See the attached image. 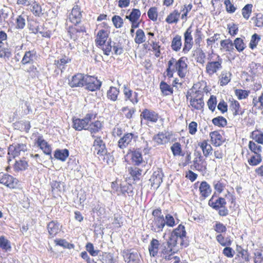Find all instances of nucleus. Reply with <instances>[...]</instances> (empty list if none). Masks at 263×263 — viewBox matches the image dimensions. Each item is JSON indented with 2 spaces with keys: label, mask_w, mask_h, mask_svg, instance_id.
<instances>
[{
  "label": "nucleus",
  "mask_w": 263,
  "mask_h": 263,
  "mask_svg": "<svg viewBox=\"0 0 263 263\" xmlns=\"http://www.w3.org/2000/svg\"><path fill=\"white\" fill-rule=\"evenodd\" d=\"M188 64V59L186 57H181L178 59L172 57L167 62L165 76L170 79L176 72L180 78L184 79L189 72Z\"/></svg>",
  "instance_id": "f03ea898"
},
{
  "label": "nucleus",
  "mask_w": 263,
  "mask_h": 263,
  "mask_svg": "<svg viewBox=\"0 0 263 263\" xmlns=\"http://www.w3.org/2000/svg\"><path fill=\"white\" fill-rule=\"evenodd\" d=\"M90 120L89 117H85L83 119H80L74 117L73 118L72 127L77 130H81L83 129H85V127L88 125Z\"/></svg>",
  "instance_id": "4be33fe9"
},
{
  "label": "nucleus",
  "mask_w": 263,
  "mask_h": 263,
  "mask_svg": "<svg viewBox=\"0 0 263 263\" xmlns=\"http://www.w3.org/2000/svg\"><path fill=\"white\" fill-rule=\"evenodd\" d=\"M220 46L226 51L231 52L234 50L233 43L230 39L221 41Z\"/></svg>",
  "instance_id": "a18cd8bd"
},
{
  "label": "nucleus",
  "mask_w": 263,
  "mask_h": 263,
  "mask_svg": "<svg viewBox=\"0 0 263 263\" xmlns=\"http://www.w3.org/2000/svg\"><path fill=\"white\" fill-rule=\"evenodd\" d=\"M207 105L209 109L213 112L217 106V98L214 95H211L207 102Z\"/></svg>",
  "instance_id": "680f3d73"
},
{
  "label": "nucleus",
  "mask_w": 263,
  "mask_h": 263,
  "mask_svg": "<svg viewBox=\"0 0 263 263\" xmlns=\"http://www.w3.org/2000/svg\"><path fill=\"white\" fill-rule=\"evenodd\" d=\"M192 3L185 4L181 7L180 11L177 9H174L166 16L165 21L168 24H177L181 18L186 21L188 18L189 13L193 8Z\"/></svg>",
  "instance_id": "20e7f679"
},
{
  "label": "nucleus",
  "mask_w": 263,
  "mask_h": 263,
  "mask_svg": "<svg viewBox=\"0 0 263 263\" xmlns=\"http://www.w3.org/2000/svg\"><path fill=\"white\" fill-rule=\"evenodd\" d=\"M211 141L215 146H219L225 141L226 139L219 131H214L210 133Z\"/></svg>",
  "instance_id": "393cba45"
},
{
  "label": "nucleus",
  "mask_w": 263,
  "mask_h": 263,
  "mask_svg": "<svg viewBox=\"0 0 263 263\" xmlns=\"http://www.w3.org/2000/svg\"><path fill=\"white\" fill-rule=\"evenodd\" d=\"M36 143L45 154L51 155V147L42 136H39L37 137L36 140Z\"/></svg>",
  "instance_id": "bb28decb"
},
{
  "label": "nucleus",
  "mask_w": 263,
  "mask_h": 263,
  "mask_svg": "<svg viewBox=\"0 0 263 263\" xmlns=\"http://www.w3.org/2000/svg\"><path fill=\"white\" fill-rule=\"evenodd\" d=\"M160 89L163 96H170L173 93V87L164 81L160 82Z\"/></svg>",
  "instance_id": "e433bc0d"
},
{
  "label": "nucleus",
  "mask_w": 263,
  "mask_h": 263,
  "mask_svg": "<svg viewBox=\"0 0 263 263\" xmlns=\"http://www.w3.org/2000/svg\"><path fill=\"white\" fill-rule=\"evenodd\" d=\"M216 240L222 246H230L232 244V240L229 237H224L223 235L220 234L216 236Z\"/></svg>",
  "instance_id": "49530a36"
},
{
  "label": "nucleus",
  "mask_w": 263,
  "mask_h": 263,
  "mask_svg": "<svg viewBox=\"0 0 263 263\" xmlns=\"http://www.w3.org/2000/svg\"><path fill=\"white\" fill-rule=\"evenodd\" d=\"M123 257L127 263H140L141 256L137 251L132 250H126L123 252Z\"/></svg>",
  "instance_id": "9b49d317"
},
{
  "label": "nucleus",
  "mask_w": 263,
  "mask_h": 263,
  "mask_svg": "<svg viewBox=\"0 0 263 263\" xmlns=\"http://www.w3.org/2000/svg\"><path fill=\"white\" fill-rule=\"evenodd\" d=\"M26 25L25 16L20 15L17 16L15 20V28L17 29H23Z\"/></svg>",
  "instance_id": "de8ad7c7"
},
{
  "label": "nucleus",
  "mask_w": 263,
  "mask_h": 263,
  "mask_svg": "<svg viewBox=\"0 0 263 263\" xmlns=\"http://www.w3.org/2000/svg\"><path fill=\"white\" fill-rule=\"evenodd\" d=\"M119 93V89L114 86L110 87L109 90L107 92V97L108 99L116 101L118 98Z\"/></svg>",
  "instance_id": "79ce46f5"
},
{
  "label": "nucleus",
  "mask_w": 263,
  "mask_h": 263,
  "mask_svg": "<svg viewBox=\"0 0 263 263\" xmlns=\"http://www.w3.org/2000/svg\"><path fill=\"white\" fill-rule=\"evenodd\" d=\"M85 74L77 73L69 80L68 84L72 87H83Z\"/></svg>",
  "instance_id": "2eb2a0df"
},
{
  "label": "nucleus",
  "mask_w": 263,
  "mask_h": 263,
  "mask_svg": "<svg viewBox=\"0 0 263 263\" xmlns=\"http://www.w3.org/2000/svg\"><path fill=\"white\" fill-rule=\"evenodd\" d=\"M147 16L150 20L156 22L158 16V8L156 7H151L147 11Z\"/></svg>",
  "instance_id": "09e8293b"
},
{
  "label": "nucleus",
  "mask_w": 263,
  "mask_h": 263,
  "mask_svg": "<svg viewBox=\"0 0 263 263\" xmlns=\"http://www.w3.org/2000/svg\"><path fill=\"white\" fill-rule=\"evenodd\" d=\"M123 93L126 100H129L133 104H137L138 101V94L136 91H133L127 85H124Z\"/></svg>",
  "instance_id": "412c9836"
},
{
  "label": "nucleus",
  "mask_w": 263,
  "mask_h": 263,
  "mask_svg": "<svg viewBox=\"0 0 263 263\" xmlns=\"http://www.w3.org/2000/svg\"><path fill=\"white\" fill-rule=\"evenodd\" d=\"M141 11L139 9H132L129 14L126 15L125 18L128 19L130 24H133V27L140 24V18L141 16Z\"/></svg>",
  "instance_id": "aec40b11"
},
{
  "label": "nucleus",
  "mask_w": 263,
  "mask_h": 263,
  "mask_svg": "<svg viewBox=\"0 0 263 263\" xmlns=\"http://www.w3.org/2000/svg\"><path fill=\"white\" fill-rule=\"evenodd\" d=\"M191 89L197 93L202 95V96H204V93L208 95L211 90L204 81H199L194 84Z\"/></svg>",
  "instance_id": "4468645a"
},
{
  "label": "nucleus",
  "mask_w": 263,
  "mask_h": 263,
  "mask_svg": "<svg viewBox=\"0 0 263 263\" xmlns=\"http://www.w3.org/2000/svg\"><path fill=\"white\" fill-rule=\"evenodd\" d=\"M159 246V241L156 239L153 238L148 246V251L151 256L155 257L157 255Z\"/></svg>",
  "instance_id": "c756f323"
},
{
  "label": "nucleus",
  "mask_w": 263,
  "mask_h": 263,
  "mask_svg": "<svg viewBox=\"0 0 263 263\" xmlns=\"http://www.w3.org/2000/svg\"><path fill=\"white\" fill-rule=\"evenodd\" d=\"M102 127V123L99 121H96L91 123L88 128L91 133H96L98 132Z\"/></svg>",
  "instance_id": "338daca9"
},
{
  "label": "nucleus",
  "mask_w": 263,
  "mask_h": 263,
  "mask_svg": "<svg viewBox=\"0 0 263 263\" xmlns=\"http://www.w3.org/2000/svg\"><path fill=\"white\" fill-rule=\"evenodd\" d=\"M102 82L97 77L85 74L84 86L85 89L90 91H95L100 89Z\"/></svg>",
  "instance_id": "423d86ee"
},
{
  "label": "nucleus",
  "mask_w": 263,
  "mask_h": 263,
  "mask_svg": "<svg viewBox=\"0 0 263 263\" xmlns=\"http://www.w3.org/2000/svg\"><path fill=\"white\" fill-rule=\"evenodd\" d=\"M260 40V35L257 34V33H254L251 36V40L249 43V47L252 50H253L257 47L258 43Z\"/></svg>",
  "instance_id": "4d7b16f0"
},
{
  "label": "nucleus",
  "mask_w": 263,
  "mask_h": 263,
  "mask_svg": "<svg viewBox=\"0 0 263 263\" xmlns=\"http://www.w3.org/2000/svg\"><path fill=\"white\" fill-rule=\"evenodd\" d=\"M111 27L106 22H102L96 25L95 31L96 46L101 49L104 55L108 56L113 49L115 54L120 55L123 52V47L120 42H113L109 38Z\"/></svg>",
  "instance_id": "f257e3e1"
},
{
  "label": "nucleus",
  "mask_w": 263,
  "mask_h": 263,
  "mask_svg": "<svg viewBox=\"0 0 263 263\" xmlns=\"http://www.w3.org/2000/svg\"><path fill=\"white\" fill-rule=\"evenodd\" d=\"M26 72L29 74V78L31 79L38 77L39 74V71L37 67L33 65H31V66L27 69Z\"/></svg>",
  "instance_id": "052dcab7"
},
{
  "label": "nucleus",
  "mask_w": 263,
  "mask_h": 263,
  "mask_svg": "<svg viewBox=\"0 0 263 263\" xmlns=\"http://www.w3.org/2000/svg\"><path fill=\"white\" fill-rule=\"evenodd\" d=\"M28 28L32 33L37 34L40 32V23L36 20H31L28 24Z\"/></svg>",
  "instance_id": "603ef678"
},
{
  "label": "nucleus",
  "mask_w": 263,
  "mask_h": 263,
  "mask_svg": "<svg viewBox=\"0 0 263 263\" xmlns=\"http://www.w3.org/2000/svg\"><path fill=\"white\" fill-rule=\"evenodd\" d=\"M199 190L201 196L203 198H205L210 196L212 192V189L210 185L206 181H202L201 182Z\"/></svg>",
  "instance_id": "c85d7f7f"
},
{
  "label": "nucleus",
  "mask_w": 263,
  "mask_h": 263,
  "mask_svg": "<svg viewBox=\"0 0 263 263\" xmlns=\"http://www.w3.org/2000/svg\"><path fill=\"white\" fill-rule=\"evenodd\" d=\"M223 68V59L216 53H209L205 67V72L209 77H212Z\"/></svg>",
  "instance_id": "7ed1b4c3"
},
{
  "label": "nucleus",
  "mask_w": 263,
  "mask_h": 263,
  "mask_svg": "<svg viewBox=\"0 0 263 263\" xmlns=\"http://www.w3.org/2000/svg\"><path fill=\"white\" fill-rule=\"evenodd\" d=\"M199 145L200 146L202 151L203 154L205 157H207L210 155L212 154L213 148L211 145L209 144L206 140L203 141L199 144Z\"/></svg>",
  "instance_id": "58836bf2"
},
{
  "label": "nucleus",
  "mask_w": 263,
  "mask_h": 263,
  "mask_svg": "<svg viewBox=\"0 0 263 263\" xmlns=\"http://www.w3.org/2000/svg\"><path fill=\"white\" fill-rule=\"evenodd\" d=\"M223 3L226 7V10L228 13L232 14L236 11L237 8L231 2L230 0H224Z\"/></svg>",
  "instance_id": "0e129e2a"
},
{
  "label": "nucleus",
  "mask_w": 263,
  "mask_h": 263,
  "mask_svg": "<svg viewBox=\"0 0 263 263\" xmlns=\"http://www.w3.org/2000/svg\"><path fill=\"white\" fill-rule=\"evenodd\" d=\"M111 21L113 25L116 29L121 28L123 26L124 21L123 18L119 15H115L112 17Z\"/></svg>",
  "instance_id": "864d4df0"
},
{
  "label": "nucleus",
  "mask_w": 263,
  "mask_h": 263,
  "mask_svg": "<svg viewBox=\"0 0 263 263\" xmlns=\"http://www.w3.org/2000/svg\"><path fill=\"white\" fill-rule=\"evenodd\" d=\"M149 224L150 225V229L152 231L156 233H159L162 231V230L165 225V221L164 218H153Z\"/></svg>",
  "instance_id": "6ab92c4d"
},
{
  "label": "nucleus",
  "mask_w": 263,
  "mask_h": 263,
  "mask_svg": "<svg viewBox=\"0 0 263 263\" xmlns=\"http://www.w3.org/2000/svg\"><path fill=\"white\" fill-rule=\"evenodd\" d=\"M29 6H30V11L35 16L40 17L43 15V10L38 2L34 1L30 3Z\"/></svg>",
  "instance_id": "cd10ccee"
},
{
  "label": "nucleus",
  "mask_w": 263,
  "mask_h": 263,
  "mask_svg": "<svg viewBox=\"0 0 263 263\" xmlns=\"http://www.w3.org/2000/svg\"><path fill=\"white\" fill-rule=\"evenodd\" d=\"M192 27L189 26L183 33L184 44L182 48V52L186 54L192 48L194 44L192 36Z\"/></svg>",
  "instance_id": "0eeeda50"
},
{
  "label": "nucleus",
  "mask_w": 263,
  "mask_h": 263,
  "mask_svg": "<svg viewBox=\"0 0 263 263\" xmlns=\"http://www.w3.org/2000/svg\"><path fill=\"white\" fill-rule=\"evenodd\" d=\"M71 59L69 57L63 55L60 59L54 60V65L59 69H63L67 63L71 62Z\"/></svg>",
  "instance_id": "f704fd0d"
},
{
  "label": "nucleus",
  "mask_w": 263,
  "mask_h": 263,
  "mask_svg": "<svg viewBox=\"0 0 263 263\" xmlns=\"http://www.w3.org/2000/svg\"><path fill=\"white\" fill-rule=\"evenodd\" d=\"M250 149L255 154H260L262 151V147L256 144L255 142L250 141L249 144Z\"/></svg>",
  "instance_id": "774afa93"
},
{
  "label": "nucleus",
  "mask_w": 263,
  "mask_h": 263,
  "mask_svg": "<svg viewBox=\"0 0 263 263\" xmlns=\"http://www.w3.org/2000/svg\"><path fill=\"white\" fill-rule=\"evenodd\" d=\"M93 151L102 163L108 164L112 162L113 158L110 153H108L105 145L100 137H97L94 141Z\"/></svg>",
  "instance_id": "39448f33"
},
{
  "label": "nucleus",
  "mask_w": 263,
  "mask_h": 263,
  "mask_svg": "<svg viewBox=\"0 0 263 263\" xmlns=\"http://www.w3.org/2000/svg\"><path fill=\"white\" fill-rule=\"evenodd\" d=\"M82 13L80 8L75 6L69 15V20L73 24H79L81 22Z\"/></svg>",
  "instance_id": "b1692460"
},
{
  "label": "nucleus",
  "mask_w": 263,
  "mask_h": 263,
  "mask_svg": "<svg viewBox=\"0 0 263 263\" xmlns=\"http://www.w3.org/2000/svg\"><path fill=\"white\" fill-rule=\"evenodd\" d=\"M209 204L213 209L217 210L224 206L226 204V201L223 198L219 197L214 200V197H212L209 200Z\"/></svg>",
  "instance_id": "7c9ffc66"
},
{
  "label": "nucleus",
  "mask_w": 263,
  "mask_h": 263,
  "mask_svg": "<svg viewBox=\"0 0 263 263\" xmlns=\"http://www.w3.org/2000/svg\"><path fill=\"white\" fill-rule=\"evenodd\" d=\"M0 182L10 188L14 189L16 187L18 180L10 175L1 173Z\"/></svg>",
  "instance_id": "f8f14e48"
},
{
  "label": "nucleus",
  "mask_w": 263,
  "mask_h": 263,
  "mask_svg": "<svg viewBox=\"0 0 263 263\" xmlns=\"http://www.w3.org/2000/svg\"><path fill=\"white\" fill-rule=\"evenodd\" d=\"M233 45L235 46L236 50L239 52H242L246 47L243 40L240 37L236 38L234 41Z\"/></svg>",
  "instance_id": "3c124183"
},
{
  "label": "nucleus",
  "mask_w": 263,
  "mask_h": 263,
  "mask_svg": "<svg viewBox=\"0 0 263 263\" xmlns=\"http://www.w3.org/2000/svg\"><path fill=\"white\" fill-rule=\"evenodd\" d=\"M165 242L172 249H177L176 247H177V244L179 242L180 243V245H182V240L171 234L169 239Z\"/></svg>",
  "instance_id": "ea45409f"
},
{
  "label": "nucleus",
  "mask_w": 263,
  "mask_h": 263,
  "mask_svg": "<svg viewBox=\"0 0 263 263\" xmlns=\"http://www.w3.org/2000/svg\"><path fill=\"white\" fill-rule=\"evenodd\" d=\"M227 29L228 30V33L232 36L236 35L238 32V25L232 23L227 25Z\"/></svg>",
  "instance_id": "69168bd1"
},
{
  "label": "nucleus",
  "mask_w": 263,
  "mask_h": 263,
  "mask_svg": "<svg viewBox=\"0 0 263 263\" xmlns=\"http://www.w3.org/2000/svg\"><path fill=\"white\" fill-rule=\"evenodd\" d=\"M262 161V157L261 154H256L251 157L248 160V163L252 166H256Z\"/></svg>",
  "instance_id": "13d9d810"
},
{
  "label": "nucleus",
  "mask_w": 263,
  "mask_h": 263,
  "mask_svg": "<svg viewBox=\"0 0 263 263\" xmlns=\"http://www.w3.org/2000/svg\"><path fill=\"white\" fill-rule=\"evenodd\" d=\"M0 248L6 252L11 250L10 241L4 236H0Z\"/></svg>",
  "instance_id": "5fc2aeb1"
},
{
  "label": "nucleus",
  "mask_w": 263,
  "mask_h": 263,
  "mask_svg": "<svg viewBox=\"0 0 263 263\" xmlns=\"http://www.w3.org/2000/svg\"><path fill=\"white\" fill-rule=\"evenodd\" d=\"M135 141L134 135L132 133L125 134L118 141V146L120 148H124Z\"/></svg>",
  "instance_id": "a878e982"
},
{
  "label": "nucleus",
  "mask_w": 263,
  "mask_h": 263,
  "mask_svg": "<svg viewBox=\"0 0 263 263\" xmlns=\"http://www.w3.org/2000/svg\"><path fill=\"white\" fill-rule=\"evenodd\" d=\"M132 161L136 165H139L143 162L141 153L139 150H136L132 152Z\"/></svg>",
  "instance_id": "a19ab883"
},
{
  "label": "nucleus",
  "mask_w": 263,
  "mask_h": 263,
  "mask_svg": "<svg viewBox=\"0 0 263 263\" xmlns=\"http://www.w3.org/2000/svg\"><path fill=\"white\" fill-rule=\"evenodd\" d=\"M177 249H173L166 242H163L160 246V257L166 260H170L172 259V256L177 253Z\"/></svg>",
  "instance_id": "9d476101"
},
{
  "label": "nucleus",
  "mask_w": 263,
  "mask_h": 263,
  "mask_svg": "<svg viewBox=\"0 0 263 263\" xmlns=\"http://www.w3.org/2000/svg\"><path fill=\"white\" fill-rule=\"evenodd\" d=\"M171 138V135L167 132H159L158 134L154 135L153 137V140L157 144H164L168 142Z\"/></svg>",
  "instance_id": "a211bd4d"
},
{
  "label": "nucleus",
  "mask_w": 263,
  "mask_h": 263,
  "mask_svg": "<svg viewBox=\"0 0 263 263\" xmlns=\"http://www.w3.org/2000/svg\"><path fill=\"white\" fill-rule=\"evenodd\" d=\"M185 228L181 224H180L178 228L175 229L172 233V234L175 235L182 240L183 237L185 236Z\"/></svg>",
  "instance_id": "8fccbe9b"
},
{
  "label": "nucleus",
  "mask_w": 263,
  "mask_h": 263,
  "mask_svg": "<svg viewBox=\"0 0 263 263\" xmlns=\"http://www.w3.org/2000/svg\"><path fill=\"white\" fill-rule=\"evenodd\" d=\"M232 74L230 71H222L219 77V83L220 86L227 85L231 80Z\"/></svg>",
  "instance_id": "72a5a7b5"
},
{
  "label": "nucleus",
  "mask_w": 263,
  "mask_h": 263,
  "mask_svg": "<svg viewBox=\"0 0 263 263\" xmlns=\"http://www.w3.org/2000/svg\"><path fill=\"white\" fill-rule=\"evenodd\" d=\"M86 32V29L84 25L80 26L79 24H73L69 26L68 28V33L70 39L74 41L78 40L81 33H84Z\"/></svg>",
  "instance_id": "6e6552de"
},
{
  "label": "nucleus",
  "mask_w": 263,
  "mask_h": 263,
  "mask_svg": "<svg viewBox=\"0 0 263 263\" xmlns=\"http://www.w3.org/2000/svg\"><path fill=\"white\" fill-rule=\"evenodd\" d=\"M163 177V174L161 170L157 168V170L154 172L149 179L152 186L157 189L162 182Z\"/></svg>",
  "instance_id": "dca6fc26"
},
{
  "label": "nucleus",
  "mask_w": 263,
  "mask_h": 263,
  "mask_svg": "<svg viewBox=\"0 0 263 263\" xmlns=\"http://www.w3.org/2000/svg\"><path fill=\"white\" fill-rule=\"evenodd\" d=\"M37 53L35 49L26 51L22 59L21 63L22 65H32L37 59Z\"/></svg>",
  "instance_id": "1a4fd4ad"
},
{
  "label": "nucleus",
  "mask_w": 263,
  "mask_h": 263,
  "mask_svg": "<svg viewBox=\"0 0 263 263\" xmlns=\"http://www.w3.org/2000/svg\"><path fill=\"white\" fill-rule=\"evenodd\" d=\"M182 46L181 36L178 34L176 35L172 39L171 47L172 49L176 52L179 51Z\"/></svg>",
  "instance_id": "c9c22d12"
},
{
  "label": "nucleus",
  "mask_w": 263,
  "mask_h": 263,
  "mask_svg": "<svg viewBox=\"0 0 263 263\" xmlns=\"http://www.w3.org/2000/svg\"><path fill=\"white\" fill-rule=\"evenodd\" d=\"M255 26L258 28L263 27V14L258 13L256 14L255 16L252 18Z\"/></svg>",
  "instance_id": "e2e57ef3"
},
{
  "label": "nucleus",
  "mask_w": 263,
  "mask_h": 263,
  "mask_svg": "<svg viewBox=\"0 0 263 263\" xmlns=\"http://www.w3.org/2000/svg\"><path fill=\"white\" fill-rule=\"evenodd\" d=\"M28 167V163L25 160L16 161L14 165V168L16 171H23Z\"/></svg>",
  "instance_id": "bf43d9fd"
},
{
  "label": "nucleus",
  "mask_w": 263,
  "mask_h": 263,
  "mask_svg": "<svg viewBox=\"0 0 263 263\" xmlns=\"http://www.w3.org/2000/svg\"><path fill=\"white\" fill-rule=\"evenodd\" d=\"M190 100V105L191 106L193 110H200L202 111L204 105L203 100L189 98L187 99Z\"/></svg>",
  "instance_id": "2f4dec72"
},
{
  "label": "nucleus",
  "mask_w": 263,
  "mask_h": 263,
  "mask_svg": "<svg viewBox=\"0 0 263 263\" xmlns=\"http://www.w3.org/2000/svg\"><path fill=\"white\" fill-rule=\"evenodd\" d=\"M253 5L248 4L241 9V14L246 20H248L252 13Z\"/></svg>",
  "instance_id": "37998d69"
},
{
  "label": "nucleus",
  "mask_w": 263,
  "mask_h": 263,
  "mask_svg": "<svg viewBox=\"0 0 263 263\" xmlns=\"http://www.w3.org/2000/svg\"><path fill=\"white\" fill-rule=\"evenodd\" d=\"M191 89L197 93L202 95V96H204V93L208 95L211 90L204 81H199L194 84Z\"/></svg>",
  "instance_id": "ddd939ff"
},
{
  "label": "nucleus",
  "mask_w": 263,
  "mask_h": 263,
  "mask_svg": "<svg viewBox=\"0 0 263 263\" xmlns=\"http://www.w3.org/2000/svg\"><path fill=\"white\" fill-rule=\"evenodd\" d=\"M229 107L230 110L234 115H242L244 113L239 104V103L233 98H229Z\"/></svg>",
  "instance_id": "5701e85b"
},
{
  "label": "nucleus",
  "mask_w": 263,
  "mask_h": 263,
  "mask_svg": "<svg viewBox=\"0 0 263 263\" xmlns=\"http://www.w3.org/2000/svg\"><path fill=\"white\" fill-rule=\"evenodd\" d=\"M69 156V151L67 149H57L54 154V157L63 162L65 161Z\"/></svg>",
  "instance_id": "4c0bfd02"
},
{
  "label": "nucleus",
  "mask_w": 263,
  "mask_h": 263,
  "mask_svg": "<svg viewBox=\"0 0 263 263\" xmlns=\"http://www.w3.org/2000/svg\"><path fill=\"white\" fill-rule=\"evenodd\" d=\"M47 230L49 235L53 237L59 232L60 224L55 221H51L47 224Z\"/></svg>",
  "instance_id": "473e14b6"
},
{
  "label": "nucleus",
  "mask_w": 263,
  "mask_h": 263,
  "mask_svg": "<svg viewBox=\"0 0 263 263\" xmlns=\"http://www.w3.org/2000/svg\"><path fill=\"white\" fill-rule=\"evenodd\" d=\"M27 150L26 144L23 143H18L13 144L9 146L8 149V154L11 155L13 157L21 155L22 153H24Z\"/></svg>",
  "instance_id": "f3484780"
},
{
  "label": "nucleus",
  "mask_w": 263,
  "mask_h": 263,
  "mask_svg": "<svg viewBox=\"0 0 263 263\" xmlns=\"http://www.w3.org/2000/svg\"><path fill=\"white\" fill-rule=\"evenodd\" d=\"M145 38L144 31L141 29H138L136 32L135 42L138 45L141 44L145 42Z\"/></svg>",
  "instance_id": "c03bdc74"
},
{
  "label": "nucleus",
  "mask_w": 263,
  "mask_h": 263,
  "mask_svg": "<svg viewBox=\"0 0 263 263\" xmlns=\"http://www.w3.org/2000/svg\"><path fill=\"white\" fill-rule=\"evenodd\" d=\"M12 56V52L10 48L0 45V58L9 59Z\"/></svg>",
  "instance_id": "6e6d98bb"
}]
</instances>
